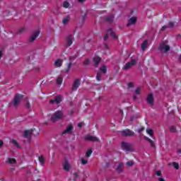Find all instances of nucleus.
<instances>
[{
    "label": "nucleus",
    "mask_w": 181,
    "mask_h": 181,
    "mask_svg": "<svg viewBox=\"0 0 181 181\" xmlns=\"http://www.w3.org/2000/svg\"><path fill=\"white\" fill-rule=\"evenodd\" d=\"M63 118V110L56 111L51 117L52 122H57V121Z\"/></svg>",
    "instance_id": "obj_1"
},
{
    "label": "nucleus",
    "mask_w": 181,
    "mask_h": 181,
    "mask_svg": "<svg viewBox=\"0 0 181 181\" xmlns=\"http://www.w3.org/2000/svg\"><path fill=\"white\" fill-rule=\"evenodd\" d=\"M23 98V95L16 93L13 98V101L11 102V104H13V107L16 108V107H18L19 104H21V101H22Z\"/></svg>",
    "instance_id": "obj_2"
},
{
    "label": "nucleus",
    "mask_w": 181,
    "mask_h": 181,
    "mask_svg": "<svg viewBox=\"0 0 181 181\" xmlns=\"http://www.w3.org/2000/svg\"><path fill=\"white\" fill-rule=\"evenodd\" d=\"M121 146L122 149L124 151V152H134V148L132 147V144L128 142L122 141Z\"/></svg>",
    "instance_id": "obj_3"
},
{
    "label": "nucleus",
    "mask_w": 181,
    "mask_h": 181,
    "mask_svg": "<svg viewBox=\"0 0 181 181\" xmlns=\"http://www.w3.org/2000/svg\"><path fill=\"white\" fill-rule=\"evenodd\" d=\"M77 59V55L70 56L69 57V63L67 64V67L65 69V73L69 74L70 72V69H71V66H73V62Z\"/></svg>",
    "instance_id": "obj_4"
},
{
    "label": "nucleus",
    "mask_w": 181,
    "mask_h": 181,
    "mask_svg": "<svg viewBox=\"0 0 181 181\" xmlns=\"http://www.w3.org/2000/svg\"><path fill=\"white\" fill-rule=\"evenodd\" d=\"M158 50L163 53H168L170 50V47L166 45V42H162L158 47Z\"/></svg>",
    "instance_id": "obj_5"
},
{
    "label": "nucleus",
    "mask_w": 181,
    "mask_h": 181,
    "mask_svg": "<svg viewBox=\"0 0 181 181\" xmlns=\"http://www.w3.org/2000/svg\"><path fill=\"white\" fill-rule=\"evenodd\" d=\"M121 134L122 136H135V132L134 131L129 129H126L124 130H122L121 132Z\"/></svg>",
    "instance_id": "obj_6"
},
{
    "label": "nucleus",
    "mask_w": 181,
    "mask_h": 181,
    "mask_svg": "<svg viewBox=\"0 0 181 181\" xmlns=\"http://www.w3.org/2000/svg\"><path fill=\"white\" fill-rule=\"evenodd\" d=\"M146 103L150 107H153L155 104V99L153 98V95L152 93H150L147 95Z\"/></svg>",
    "instance_id": "obj_7"
},
{
    "label": "nucleus",
    "mask_w": 181,
    "mask_h": 181,
    "mask_svg": "<svg viewBox=\"0 0 181 181\" xmlns=\"http://www.w3.org/2000/svg\"><path fill=\"white\" fill-rule=\"evenodd\" d=\"M85 141H89L90 142H98L99 139L95 136L88 134L84 136Z\"/></svg>",
    "instance_id": "obj_8"
},
{
    "label": "nucleus",
    "mask_w": 181,
    "mask_h": 181,
    "mask_svg": "<svg viewBox=\"0 0 181 181\" xmlns=\"http://www.w3.org/2000/svg\"><path fill=\"white\" fill-rule=\"evenodd\" d=\"M136 60L132 59L131 62H127L123 67V70H129L133 66H135Z\"/></svg>",
    "instance_id": "obj_9"
},
{
    "label": "nucleus",
    "mask_w": 181,
    "mask_h": 181,
    "mask_svg": "<svg viewBox=\"0 0 181 181\" xmlns=\"http://www.w3.org/2000/svg\"><path fill=\"white\" fill-rule=\"evenodd\" d=\"M73 129H74V127H73V124H69L66 127V129L62 132V135H64L66 134H71L73 132Z\"/></svg>",
    "instance_id": "obj_10"
},
{
    "label": "nucleus",
    "mask_w": 181,
    "mask_h": 181,
    "mask_svg": "<svg viewBox=\"0 0 181 181\" xmlns=\"http://www.w3.org/2000/svg\"><path fill=\"white\" fill-rule=\"evenodd\" d=\"M78 87H80V79L76 78L73 83L72 90L77 91V88H78Z\"/></svg>",
    "instance_id": "obj_11"
},
{
    "label": "nucleus",
    "mask_w": 181,
    "mask_h": 181,
    "mask_svg": "<svg viewBox=\"0 0 181 181\" xmlns=\"http://www.w3.org/2000/svg\"><path fill=\"white\" fill-rule=\"evenodd\" d=\"M35 129H31L30 130H25L24 131V133H23V136L25 138H30V136H32V135H33V132H34Z\"/></svg>",
    "instance_id": "obj_12"
},
{
    "label": "nucleus",
    "mask_w": 181,
    "mask_h": 181,
    "mask_svg": "<svg viewBox=\"0 0 181 181\" xmlns=\"http://www.w3.org/2000/svg\"><path fill=\"white\" fill-rule=\"evenodd\" d=\"M40 33V32L39 31L34 32L33 34L29 38V42H30V43H32L33 42H35V40H36V37L39 36Z\"/></svg>",
    "instance_id": "obj_13"
},
{
    "label": "nucleus",
    "mask_w": 181,
    "mask_h": 181,
    "mask_svg": "<svg viewBox=\"0 0 181 181\" xmlns=\"http://www.w3.org/2000/svg\"><path fill=\"white\" fill-rule=\"evenodd\" d=\"M93 62L94 63L95 67H98V65L101 62V57L95 56V57H93Z\"/></svg>",
    "instance_id": "obj_14"
},
{
    "label": "nucleus",
    "mask_w": 181,
    "mask_h": 181,
    "mask_svg": "<svg viewBox=\"0 0 181 181\" xmlns=\"http://www.w3.org/2000/svg\"><path fill=\"white\" fill-rule=\"evenodd\" d=\"M137 19L138 18L136 17H132L131 18H129L128 23L127 25V28H129L131 25H135V23H136Z\"/></svg>",
    "instance_id": "obj_15"
},
{
    "label": "nucleus",
    "mask_w": 181,
    "mask_h": 181,
    "mask_svg": "<svg viewBox=\"0 0 181 181\" xmlns=\"http://www.w3.org/2000/svg\"><path fill=\"white\" fill-rule=\"evenodd\" d=\"M73 45V35H70L66 37V46L69 47Z\"/></svg>",
    "instance_id": "obj_16"
},
{
    "label": "nucleus",
    "mask_w": 181,
    "mask_h": 181,
    "mask_svg": "<svg viewBox=\"0 0 181 181\" xmlns=\"http://www.w3.org/2000/svg\"><path fill=\"white\" fill-rule=\"evenodd\" d=\"M105 22H107L108 23H112V22H114V16L113 15H109L105 17Z\"/></svg>",
    "instance_id": "obj_17"
},
{
    "label": "nucleus",
    "mask_w": 181,
    "mask_h": 181,
    "mask_svg": "<svg viewBox=\"0 0 181 181\" xmlns=\"http://www.w3.org/2000/svg\"><path fill=\"white\" fill-rule=\"evenodd\" d=\"M144 139H145V141H148L151 146V148H156V146L155 145V142H153L152 141V139H149L148 136H144Z\"/></svg>",
    "instance_id": "obj_18"
},
{
    "label": "nucleus",
    "mask_w": 181,
    "mask_h": 181,
    "mask_svg": "<svg viewBox=\"0 0 181 181\" xmlns=\"http://www.w3.org/2000/svg\"><path fill=\"white\" fill-rule=\"evenodd\" d=\"M124 166V163H119L116 170L118 173H122L124 172V168H122Z\"/></svg>",
    "instance_id": "obj_19"
},
{
    "label": "nucleus",
    "mask_w": 181,
    "mask_h": 181,
    "mask_svg": "<svg viewBox=\"0 0 181 181\" xmlns=\"http://www.w3.org/2000/svg\"><path fill=\"white\" fill-rule=\"evenodd\" d=\"M62 65H63V60H62L61 59H58L54 62V66L56 67H62Z\"/></svg>",
    "instance_id": "obj_20"
},
{
    "label": "nucleus",
    "mask_w": 181,
    "mask_h": 181,
    "mask_svg": "<svg viewBox=\"0 0 181 181\" xmlns=\"http://www.w3.org/2000/svg\"><path fill=\"white\" fill-rule=\"evenodd\" d=\"M63 166L66 172H69L70 170V164L69 163V161L66 160Z\"/></svg>",
    "instance_id": "obj_21"
},
{
    "label": "nucleus",
    "mask_w": 181,
    "mask_h": 181,
    "mask_svg": "<svg viewBox=\"0 0 181 181\" xmlns=\"http://www.w3.org/2000/svg\"><path fill=\"white\" fill-rule=\"evenodd\" d=\"M148 47V40H146L143 42L141 44V49L144 51L146 50V48Z\"/></svg>",
    "instance_id": "obj_22"
},
{
    "label": "nucleus",
    "mask_w": 181,
    "mask_h": 181,
    "mask_svg": "<svg viewBox=\"0 0 181 181\" xmlns=\"http://www.w3.org/2000/svg\"><path fill=\"white\" fill-rule=\"evenodd\" d=\"M56 104H60L63 101V97L62 95H57L54 98Z\"/></svg>",
    "instance_id": "obj_23"
},
{
    "label": "nucleus",
    "mask_w": 181,
    "mask_h": 181,
    "mask_svg": "<svg viewBox=\"0 0 181 181\" xmlns=\"http://www.w3.org/2000/svg\"><path fill=\"white\" fill-rule=\"evenodd\" d=\"M146 132L151 138H154L153 130L152 129H146Z\"/></svg>",
    "instance_id": "obj_24"
},
{
    "label": "nucleus",
    "mask_w": 181,
    "mask_h": 181,
    "mask_svg": "<svg viewBox=\"0 0 181 181\" xmlns=\"http://www.w3.org/2000/svg\"><path fill=\"white\" fill-rule=\"evenodd\" d=\"M100 71H101V73H103V74H105V73H107V66L105 65L102 66L100 68Z\"/></svg>",
    "instance_id": "obj_25"
},
{
    "label": "nucleus",
    "mask_w": 181,
    "mask_h": 181,
    "mask_svg": "<svg viewBox=\"0 0 181 181\" xmlns=\"http://www.w3.org/2000/svg\"><path fill=\"white\" fill-rule=\"evenodd\" d=\"M62 83H63V78L62 76H58L57 78V84L62 86Z\"/></svg>",
    "instance_id": "obj_26"
},
{
    "label": "nucleus",
    "mask_w": 181,
    "mask_h": 181,
    "mask_svg": "<svg viewBox=\"0 0 181 181\" xmlns=\"http://www.w3.org/2000/svg\"><path fill=\"white\" fill-rule=\"evenodd\" d=\"M69 21H70V16H66V18H64L62 20V23L64 25H67L69 23Z\"/></svg>",
    "instance_id": "obj_27"
},
{
    "label": "nucleus",
    "mask_w": 181,
    "mask_h": 181,
    "mask_svg": "<svg viewBox=\"0 0 181 181\" xmlns=\"http://www.w3.org/2000/svg\"><path fill=\"white\" fill-rule=\"evenodd\" d=\"M38 160L41 165H45V157L43 156H38Z\"/></svg>",
    "instance_id": "obj_28"
},
{
    "label": "nucleus",
    "mask_w": 181,
    "mask_h": 181,
    "mask_svg": "<svg viewBox=\"0 0 181 181\" xmlns=\"http://www.w3.org/2000/svg\"><path fill=\"white\" fill-rule=\"evenodd\" d=\"M91 153H93V150H91L90 148L88 149L86 153V158H90V156H91Z\"/></svg>",
    "instance_id": "obj_29"
},
{
    "label": "nucleus",
    "mask_w": 181,
    "mask_h": 181,
    "mask_svg": "<svg viewBox=\"0 0 181 181\" xmlns=\"http://www.w3.org/2000/svg\"><path fill=\"white\" fill-rule=\"evenodd\" d=\"M25 107L27 110H30V103H29V100H25Z\"/></svg>",
    "instance_id": "obj_30"
},
{
    "label": "nucleus",
    "mask_w": 181,
    "mask_h": 181,
    "mask_svg": "<svg viewBox=\"0 0 181 181\" xmlns=\"http://www.w3.org/2000/svg\"><path fill=\"white\" fill-rule=\"evenodd\" d=\"M8 162L10 163V164H13V163H16V160L15 158H8Z\"/></svg>",
    "instance_id": "obj_31"
},
{
    "label": "nucleus",
    "mask_w": 181,
    "mask_h": 181,
    "mask_svg": "<svg viewBox=\"0 0 181 181\" xmlns=\"http://www.w3.org/2000/svg\"><path fill=\"white\" fill-rule=\"evenodd\" d=\"M168 28H169L170 29H173V28H175V23L172 21L169 22Z\"/></svg>",
    "instance_id": "obj_32"
},
{
    "label": "nucleus",
    "mask_w": 181,
    "mask_h": 181,
    "mask_svg": "<svg viewBox=\"0 0 181 181\" xmlns=\"http://www.w3.org/2000/svg\"><path fill=\"white\" fill-rule=\"evenodd\" d=\"M26 32V28L22 27L18 30V33H25Z\"/></svg>",
    "instance_id": "obj_33"
},
{
    "label": "nucleus",
    "mask_w": 181,
    "mask_h": 181,
    "mask_svg": "<svg viewBox=\"0 0 181 181\" xmlns=\"http://www.w3.org/2000/svg\"><path fill=\"white\" fill-rule=\"evenodd\" d=\"M78 179V173H74L73 180L77 181Z\"/></svg>",
    "instance_id": "obj_34"
},
{
    "label": "nucleus",
    "mask_w": 181,
    "mask_h": 181,
    "mask_svg": "<svg viewBox=\"0 0 181 181\" xmlns=\"http://www.w3.org/2000/svg\"><path fill=\"white\" fill-rule=\"evenodd\" d=\"M11 144H13V145L17 146V148H19V143H18V141H16V140H15V139L11 140Z\"/></svg>",
    "instance_id": "obj_35"
},
{
    "label": "nucleus",
    "mask_w": 181,
    "mask_h": 181,
    "mask_svg": "<svg viewBox=\"0 0 181 181\" xmlns=\"http://www.w3.org/2000/svg\"><path fill=\"white\" fill-rule=\"evenodd\" d=\"M126 165L127 166L131 167V166H134V161L129 160L127 162Z\"/></svg>",
    "instance_id": "obj_36"
},
{
    "label": "nucleus",
    "mask_w": 181,
    "mask_h": 181,
    "mask_svg": "<svg viewBox=\"0 0 181 181\" xmlns=\"http://www.w3.org/2000/svg\"><path fill=\"white\" fill-rule=\"evenodd\" d=\"M81 165H87V163H88V160L81 158Z\"/></svg>",
    "instance_id": "obj_37"
},
{
    "label": "nucleus",
    "mask_w": 181,
    "mask_h": 181,
    "mask_svg": "<svg viewBox=\"0 0 181 181\" xmlns=\"http://www.w3.org/2000/svg\"><path fill=\"white\" fill-rule=\"evenodd\" d=\"M83 64L84 66H88V64H90V59H86L83 62Z\"/></svg>",
    "instance_id": "obj_38"
},
{
    "label": "nucleus",
    "mask_w": 181,
    "mask_h": 181,
    "mask_svg": "<svg viewBox=\"0 0 181 181\" xmlns=\"http://www.w3.org/2000/svg\"><path fill=\"white\" fill-rule=\"evenodd\" d=\"M70 6V4L68 1H64L63 3V7L64 8H69Z\"/></svg>",
    "instance_id": "obj_39"
},
{
    "label": "nucleus",
    "mask_w": 181,
    "mask_h": 181,
    "mask_svg": "<svg viewBox=\"0 0 181 181\" xmlns=\"http://www.w3.org/2000/svg\"><path fill=\"white\" fill-rule=\"evenodd\" d=\"M173 166L175 169H179V163L176 162H173Z\"/></svg>",
    "instance_id": "obj_40"
},
{
    "label": "nucleus",
    "mask_w": 181,
    "mask_h": 181,
    "mask_svg": "<svg viewBox=\"0 0 181 181\" xmlns=\"http://www.w3.org/2000/svg\"><path fill=\"white\" fill-rule=\"evenodd\" d=\"M96 79L98 80V81H101V74H100V73L97 74Z\"/></svg>",
    "instance_id": "obj_41"
},
{
    "label": "nucleus",
    "mask_w": 181,
    "mask_h": 181,
    "mask_svg": "<svg viewBox=\"0 0 181 181\" xmlns=\"http://www.w3.org/2000/svg\"><path fill=\"white\" fill-rule=\"evenodd\" d=\"M127 87H128V88H134V83L133 82H129L127 84Z\"/></svg>",
    "instance_id": "obj_42"
},
{
    "label": "nucleus",
    "mask_w": 181,
    "mask_h": 181,
    "mask_svg": "<svg viewBox=\"0 0 181 181\" xmlns=\"http://www.w3.org/2000/svg\"><path fill=\"white\" fill-rule=\"evenodd\" d=\"M135 93H136V94H137V95H139V94H141V88H137L135 90Z\"/></svg>",
    "instance_id": "obj_43"
},
{
    "label": "nucleus",
    "mask_w": 181,
    "mask_h": 181,
    "mask_svg": "<svg viewBox=\"0 0 181 181\" xmlns=\"http://www.w3.org/2000/svg\"><path fill=\"white\" fill-rule=\"evenodd\" d=\"M110 36L112 37H114V39H117L118 37L115 35V33H114V32H111L110 33Z\"/></svg>",
    "instance_id": "obj_44"
},
{
    "label": "nucleus",
    "mask_w": 181,
    "mask_h": 181,
    "mask_svg": "<svg viewBox=\"0 0 181 181\" xmlns=\"http://www.w3.org/2000/svg\"><path fill=\"white\" fill-rule=\"evenodd\" d=\"M170 132H176V127L172 126L170 127Z\"/></svg>",
    "instance_id": "obj_45"
},
{
    "label": "nucleus",
    "mask_w": 181,
    "mask_h": 181,
    "mask_svg": "<svg viewBox=\"0 0 181 181\" xmlns=\"http://www.w3.org/2000/svg\"><path fill=\"white\" fill-rule=\"evenodd\" d=\"M168 25L163 26L161 28V31L163 32V30H165V29H168Z\"/></svg>",
    "instance_id": "obj_46"
},
{
    "label": "nucleus",
    "mask_w": 181,
    "mask_h": 181,
    "mask_svg": "<svg viewBox=\"0 0 181 181\" xmlns=\"http://www.w3.org/2000/svg\"><path fill=\"white\" fill-rule=\"evenodd\" d=\"M156 175H157V176H160L162 175V172L160 171H156Z\"/></svg>",
    "instance_id": "obj_47"
},
{
    "label": "nucleus",
    "mask_w": 181,
    "mask_h": 181,
    "mask_svg": "<svg viewBox=\"0 0 181 181\" xmlns=\"http://www.w3.org/2000/svg\"><path fill=\"white\" fill-rule=\"evenodd\" d=\"M108 37H110V35L105 34V35L104 37V40H107V39H108Z\"/></svg>",
    "instance_id": "obj_48"
},
{
    "label": "nucleus",
    "mask_w": 181,
    "mask_h": 181,
    "mask_svg": "<svg viewBox=\"0 0 181 181\" xmlns=\"http://www.w3.org/2000/svg\"><path fill=\"white\" fill-rule=\"evenodd\" d=\"M54 103H56L55 99H54V100H49V103H50V104H54Z\"/></svg>",
    "instance_id": "obj_49"
},
{
    "label": "nucleus",
    "mask_w": 181,
    "mask_h": 181,
    "mask_svg": "<svg viewBox=\"0 0 181 181\" xmlns=\"http://www.w3.org/2000/svg\"><path fill=\"white\" fill-rule=\"evenodd\" d=\"M145 129L144 127H141L139 129V132H142Z\"/></svg>",
    "instance_id": "obj_50"
},
{
    "label": "nucleus",
    "mask_w": 181,
    "mask_h": 181,
    "mask_svg": "<svg viewBox=\"0 0 181 181\" xmlns=\"http://www.w3.org/2000/svg\"><path fill=\"white\" fill-rule=\"evenodd\" d=\"M4 146V141L0 140V147Z\"/></svg>",
    "instance_id": "obj_51"
},
{
    "label": "nucleus",
    "mask_w": 181,
    "mask_h": 181,
    "mask_svg": "<svg viewBox=\"0 0 181 181\" xmlns=\"http://www.w3.org/2000/svg\"><path fill=\"white\" fill-rule=\"evenodd\" d=\"M78 127L79 128H81V127H83V123H78Z\"/></svg>",
    "instance_id": "obj_52"
},
{
    "label": "nucleus",
    "mask_w": 181,
    "mask_h": 181,
    "mask_svg": "<svg viewBox=\"0 0 181 181\" xmlns=\"http://www.w3.org/2000/svg\"><path fill=\"white\" fill-rule=\"evenodd\" d=\"M158 181H165V179H163V177H159Z\"/></svg>",
    "instance_id": "obj_53"
},
{
    "label": "nucleus",
    "mask_w": 181,
    "mask_h": 181,
    "mask_svg": "<svg viewBox=\"0 0 181 181\" xmlns=\"http://www.w3.org/2000/svg\"><path fill=\"white\" fill-rule=\"evenodd\" d=\"M134 119H135V117H130V121H133Z\"/></svg>",
    "instance_id": "obj_54"
},
{
    "label": "nucleus",
    "mask_w": 181,
    "mask_h": 181,
    "mask_svg": "<svg viewBox=\"0 0 181 181\" xmlns=\"http://www.w3.org/2000/svg\"><path fill=\"white\" fill-rule=\"evenodd\" d=\"M133 100H136V95H133Z\"/></svg>",
    "instance_id": "obj_55"
},
{
    "label": "nucleus",
    "mask_w": 181,
    "mask_h": 181,
    "mask_svg": "<svg viewBox=\"0 0 181 181\" xmlns=\"http://www.w3.org/2000/svg\"><path fill=\"white\" fill-rule=\"evenodd\" d=\"M2 57V51H0V59Z\"/></svg>",
    "instance_id": "obj_56"
},
{
    "label": "nucleus",
    "mask_w": 181,
    "mask_h": 181,
    "mask_svg": "<svg viewBox=\"0 0 181 181\" xmlns=\"http://www.w3.org/2000/svg\"><path fill=\"white\" fill-rule=\"evenodd\" d=\"M84 1H86V0H78V2L83 3V2H84Z\"/></svg>",
    "instance_id": "obj_57"
},
{
    "label": "nucleus",
    "mask_w": 181,
    "mask_h": 181,
    "mask_svg": "<svg viewBox=\"0 0 181 181\" xmlns=\"http://www.w3.org/2000/svg\"><path fill=\"white\" fill-rule=\"evenodd\" d=\"M84 19H86V16H83V21H84Z\"/></svg>",
    "instance_id": "obj_58"
},
{
    "label": "nucleus",
    "mask_w": 181,
    "mask_h": 181,
    "mask_svg": "<svg viewBox=\"0 0 181 181\" xmlns=\"http://www.w3.org/2000/svg\"><path fill=\"white\" fill-rule=\"evenodd\" d=\"M121 114H124V111L120 110Z\"/></svg>",
    "instance_id": "obj_59"
},
{
    "label": "nucleus",
    "mask_w": 181,
    "mask_h": 181,
    "mask_svg": "<svg viewBox=\"0 0 181 181\" xmlns=\"http://www.w3.org/2000/svg\"><path fill=\"white\" fill-rule=\"evenodd\" d=\"M109 30L111 32V30H112V29L110 28Z\"/></svg>",
    "instance_id": "obj_60"
},
{
    "label": "nucleus",
    "mask_w": 181,
    "mask_h": 181,
    "mask_svg": "<svg viewBox=\"0 0 181 181\" xmlns=\"http://www.w3.org/2000/svg\"><path fill=\"white\" fill-rule=\"evenodd\" d=\"M180 60L181 61V55L180 56Z\"/></svg>",
    "instance_id": "obj_61"
},
{
    "label": "nucleus",
    "mask_w": 181,
    "mask_h": 181,
    "mask_svg": "<svg viewBox=\"0 0 181 181\" xmlns=\"http://www.w3.org/2000/svg\"><path fill=\"white\" fill-rule=\"evenodd\" d=\"M180 35H178V37H180Z\"/></svg>",
    "instance_id": "obj_62"
}]
</instances>
